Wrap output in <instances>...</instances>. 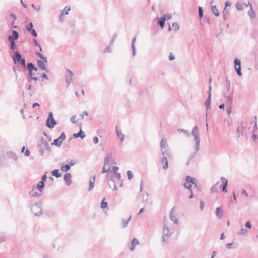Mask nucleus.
<instances>
[{"instance_id":"1","label":"nucleus","mask_w":258,"mask_h":258,"mask_svg":"<svg viewBox=\"0 0 258 258\" xmlns=\"http://www.w3.org/2000/svg\"><path fill=\"white\" fill-rule=\"evenodd\" d=\"M42 203L41 201H38L34 205H30L29 206L31 212L33 213L35 216L38 217L42 214Z\"/></svg>"},{"instance_id":"2","label":"nucleus","mask_w":258,"mask_h":258,"mask_svg":"<svg viewBox=\"0 0 258 258\" xmlns=\"http://www.w3.org/2000/svg\"><path fill=\"white\" fill-rule=\"evenodd\" d=\"M13 60L15 64H19L23 68H26V60L22 57L19 51H15L13 55Z\"/></svg>"},{"instance_id":"3","label":"nucleus","mask_w":258,"mask_h":258,"mask_svg":"<svg viewBox=\"0 0 258 258\" xmlns=\"http://www.w3.org/2000/svg\"><path fill=\"white\" fill-rule=\"evenodd\" d=\"M44 135L48 139V141L45 140L43 137L41 138V144L40 145H41L43 148H44V150H47L48 151H51L50 147L49 145L48 142L51 141V138L47 136V135L45 133H43Z\"/></svg>"},{"instance_id":"4","label":"nucleus","mask_w":258,"mask_h":258,"mask_svg":"<svg viewBox=\"0 0 258 258\" xmlns=\"http://www.w3.org/2000/svg\"><path fill=\"white\" fill-rule=\"evenodd\" d=\"M191 135L194 137V140L196 141V146L195 150L198 151L199 150V146L200 143V139L199 138V130H192Z\"/></svg>"},{"instance_id":"5","label":"nucleus","mask_w":258,"mask_h":258,"mask_svg":"<svg viewBox=\"0 0 258 258\" xmlns=\"http://www.w3.org/2000/svg\"><path fill=\"white\" fill-rule=\"evenodd\" d=\"M56 124V122L53 118V115L52 112L48 114V116L46 120V125L49 128H51L54 127V125Z\"/></svg>"},{"instance_id":"6","label":"nucleus","mask_w":258,"mask_h":258,"mask_svg":"<svg viewBox=\"0 0 258 258\" xmlns=\"http://www.w3.org/2000/svg\"><path fill=\"white\" fill-rule=\"evenodd\" d=\"M66 137L64 133L62 132L59 137L54 140L53 142L51 144L57 147H60L61 145L62 141L66 139Z\"/></svg>"},{"instance_id":"7","label":"nucleus","mask_w":258,"mask_h":258,"mask_svg":"<svg viewBox=\"0 0 258 258\" xmlns=\"http://www.w3.org/2000/svg\"><path fill=\"white\" fill-rule=\"evenodd\" d=\"M235 70L239 76L242 75L241 71V61L238 58H235L234 60Z\"/></svg>"},{"instance_id":"8","label":"nucleus","mask_w":258,"mask_h":258,"mask_svg":"<svg viewBox=\"0 0 258 258\" xmlns=\"http://www.w3.org/2000/svg\"><path fill=\"white\" fill-rule=\"evenodd\" d=\"M73 75V73L72 71L69 69H66V72L65 73L64 76L66 78V81L68 86H70L71 84Z\"/></svg>"},{"instance_id":"9","label":"nucleus","mask_w":258,"mask_h":258,"mask_svg":"<svg viewBox=\"0 0 258 258\" xmlns=\"http://www.w3.org/2000/svg\"><path fill=\"white\" fill-rule=\"evenodd\" d=\"M185 181L187 183H191L194 184L195 187H196L198 190H201V186L197 184V180L195 178L190 176H187L185 178Z\"/></svg>"},{"instance_id":"10","label":"nucleus","mask_w":258,"mask_h":258,"mask_svg":"<svg viewBox=\"0 0 258 258\" xmlns=\"http://www.w3.org/2000/svg\"><path fill=\"white\" fill-rule=\"evenodd\" d=\"M109 164V157L108 156H106L104 158V167L102 169V173H105L109 172L110 171V167H108L107 169H106V166H108Z\"/></svg>"},{"instance_id":"11","label":"nucleus","mask_w":258,"mask_h":258,"mask_svg":"<svg viewBox=\"0 0 258 258\" xmlns=\"http://www.w3.org/2000/svg\"><path fill=\"white\" fill-rule=\"evenodd\" d=\"M19 38V33L16 30H12V35L8 36L9 41H13L17 40Z\"/></svg>"},{"instance_id":"12","label":"nucleus","mask_w":258,"mask_h":258,"mask_svg":"<svg viewBox=\"0 0 258 258\" xmlns=\"http://www.w3.org/2000/svg\"><path fill=\"white\" fill-rule=\"evenodd\" d=\"M64 180L68 186H69L72 183V175L70 173H66L64 175Z\"/></svg>"},{"instance_id":"13","label":"nucleus","mask_w":258,"mask_h":258,"mask_svg":"<svg viewBox=\"0 0 258 258\" xmlns=\"http://www.w3.org/2000/svg\"><path fill=\"white\" fill-rule=\"evenodd\" d=\"M175 213L174 208L173 207L170 212V218L171 221H173L174 223L177 224L178 220L176 217L174 215Z\"/></svg>"},{"instance_id":"14","label":"nucleus","mask_w":258,"mask_h":258,"mask_svg":"<svg viewBox=\"0 0 258 258\" xmlns=\"http://www.w3.org/2000/svg\"><path fill=\"white\" fill-rule=\"evenodd\" d=\"M6 155L7 157H8L10 159H12L14 161H17L18 158L17 154L13 152V151L7 152L6 153Z\"/></svg>"},{"instance_id":"15","label":"nucleus","mask_w":258,"mask_h":258,"mask_svg":"<svg viewBox=\"0 0 258 258\" xmlns=\"http://www.w3.org/2000/svg\"><path fill=\"white\" fill-rule=\"evenodd\" d=\"M168 148V146H167V147H165V148H160L161 153L163 155V157H167V158L170 157V151Z\"/></svg>"},{"instance_id":"16","label":"nucleus","mask_w":258,"mask_h":258,"mask_svg":"<svg viewBox=\"0 0 258 258\" xmlns=\"http://www.w3.org/2000/svg\"><path fill=\"white\" fill-rule=\"evenodd\" d=\"M96 176L94 175L90 177L89 179V185L88 187V191H90L93 188L94 186V182L95 181Z\"/></svg>"},{"instance_id":"17","label":"nucleus","mask_w":258,"mask_h":258,"mask_svg":"<svg viewBox=\"0 0 258 258\" xmlns=\"http://www.w3.org/2000/svg\"><path fill=\"white\" fill-rule=\"evenodd\" d=\"M221 180L223 182V186H222V190L224 192H227V186L228 185V180L226 179L225 177H222L221 178Z\"/></svg>"},{"instance_id":"18","label":"nucleus","mask_w":258,"mask_h":258,"mask_svg":"<svg viewBox=\"0 0 258 258\" xmlns=\"http://www.w3.org/2000/svg\"><path fill=\"white\" fill-rule=\"evenodd\" d=\"M165 20L166 19L164 16L157 19V23L160 25L161 29H163L164 27Z\"/></svg>"},{"instance_id":"19","label":"nucleus","mask_w":258,"mask_h":258,"mask_svg":"<svg viewBox=\"0 0 258 258\" xmlns=\"http://www.w3.org/2000/svg\"><path fill=\"white\" fill-rule=\"evenodd\" d=\"M139 243V242L138 241V240L135 238H134L132 241H131V246L130 247V250L131 251H133L135 250V247L137 245H138V244Z\"/></svg>"},{"instance_id":"20","label":"nucleus","mask_w":258,"mask_h":258,"mask_svg":"<svg viewBox=\"0 0 258 258\" xmlns=\"http://www.w3.org/2000/svg\"><path fill=\"white\" fill-rule=\"evenodd\" d=\"M73 137L75 138L80 137L81 139H83L86 137V135L85 133L83 131V130H80L79 133L74 134Z\"/></svg>"},{"instance_id":"21","label":"nucleus","mask_w":258,"mask_h":258,"mask_svg":"<svg viewBox=\"0 0 258 258\" xmlns=\"http://www.w3.org/2000/svg\"><path fill=\"white\" fill-rule=\"evenodd\" d=\"M136 40V38L134 37L133 39L132 43H131V47H132V55L133 56H135V55L136 54V47H135Z\"/></svg>"},{"instance_id":"22","label":"nucleus","mask_w":258,"mask_h":258,"mask_svg":"<svg viewBox=\"0 0 258 258\" xmlns=\"http://www.w3.org/2000/svg\"><path fill=\"white\" fill-rule=\"evenodd\" d=\"M37 63L38 67L41 70L45 71L46 72H48V70L46 68L44 62L41 60H38L37 61Z\"/></svg>"},{"instance_id":"23","label":"nucleus","mask_w":258,"mask_h":258,"mask_svg":"<svg viewBox=\"0 0 258 258\" xmlns=\"http://www.w3.org/2000/svg\"><path fill=\"white\" fill-rule=\"evenodd\" d=\"M256 130H253L251 138L254 143L258 146V135L255 133Z\"/></svg>"},{"instance_id":"24","label":"nucleus","mask_w":258,"mask_h":258,"mask_svg":"<svg viewBox=\"0 0 258 258\" xmlns=\"http://www.w3.org/2000/svg\"><path fill=\"white\" fill-rule=\"evenodd\" d=\"M211 103V97L208 96L207 100L204 103V105L206 106V110H208L211 108L210 105Z\"/></svg>"},{"instance_id":"25","label":"nucleus","mask_w":258,"mask_h":258,"mask_svg":"<svg viewBox=\"0 0 258 258\" xmlns=\"http://www.w3.org/2000/svg\"><path fill=\"white\" fill-rule=\"evenodd\" d=\"M224 97L227 99V103L229 105H231L232 104V97L231 95H227L226 93H224Z\"/></svg>"},{"instance_id":"26","label":"nucleus","mask_w":258,"mask_h":258,"mask_svg":"<svg viewBox=\"0 0 258 258\" xmlns=\"http://www.w3.org/2000/svg\"><path fill=\"white\" fill-rule=\"evenodd\" d=\"M162 164H164V166L163 167L164 170L167 169L168 168V162L167 161V157H163L162 159Z\"/></svg>"},{"instance_id":"27","label":"nucleus","mask_w":258,"mask_h":258,"mask_svg":"<svg viewBox=\"0 0 258 258\" xmlns=\"http://www.w3.org/2000/svg\"><path fill=\"white\" fill-rule=\"evenodd\" d=\"M132 218V216H130V217L127 219H122V227L123 228H125L128 223V222L131 221Z\"/></svg>"},{"instance_id":"28","label":"nucleus","mask_w":258,"mask_h":258,"mask_svg":"<svg viewBox=\"0 0 258 258\" xmlns=\"http://www.w3.org/2000/svg\"><path fill=\"white\" fill-rule=\"evenodd\" d=\"M51 174L52 176H55L56 178L60 177L61 174L59 172V170L56 169L51 171Z\"/></svg>"},{"instance_id":"29","label":"nucleus","mask_w":258,"mask_h":258,"mask_svg":"<svg viewBox=\"0 0 258 258\" xmlns=\"http://www.w3.org/2000/svg\"><path fill=\"white\" fill-rule=\"evenodd\" d=\"M115 131L116 132L118 138L120 139L121 142H122L124 140V136L122 133L121 130H115Z\"/></svg>"},{"instance_id":"30","label":"nucleus","mask_w":258,"mask_h":258,"mask_svg":"<svg viewBox=\"0 0 258 258\" xmlns=\"http://www.w3.org/2000/svg\"><path fill=\"white\" fill-rule=\"evenodd\" d=\"M250 6V9L248 11V14L250 16V18H255V13L253 11L251 5L249 3Z\"/></svg>"},{"instance_id":"31","label":"nucleus","mask_w":258,"mask_h":258,"mask_svg":"<svg viewBox=\"0 0 258 258\" xmlns=\"http://www.w3.org/2000/svg\"><path fill=\"white\" fill-rule=\"evenodd\" d=\"M163 235L171 236V233L169 232L168 227L166 225H164L163 227Z\"/></svg>"},{"instance_id":"32","label":"nucleus","mask_w":258,"mask_h":258,"mask_svg":"<svg viewBox=\"0 0 258 258\" xmlns=\"http://www.w3.org/2000/svg\"><path fill=\"white\" fill-rule=\"evenodd\" d=\"M44 187V183L43 181H39L37 185V188L40 191H42Z\"/></svg>"},{"instance_id":"33","label":"nucleus","mask_w":258,"mask_h":258,"mask_svg":"<svg viewBox=\"0 0 258 258\" xmlns=\"http://www.w3.org/2000/svg\"><path fill=\"white\" fill-rule=\"evenodd\" d=\"M111 179L110 180V181L108 182V185L110 187H112V186H113V187L112 188V189L113 190H116L117 189L116 188V187L115 185V183L114 182V181L113 180L112 178H113V177L111 176Z\"/></svg>"},{"instance_id":"34","label":"nucleus","mask_w":258,"mask_h":258,"mask_svg":"<svg viewBox=\"0 0 258 258\" xmlns=\"http://www.w3.org/2000/svg\"><path fill=\"white\" fill-rule=\"evenodd\" d=\"M35 186H33V189L32 190V191H31L30 192H29V195L31 196V197H39L41 196V194H39L38 192L37 191H33V189L35 188Z\"/></svg>"},{"instance_id":"35","label":"nucleus","mask_w":258,"mask_h":258,"mask_svg":"<svg viewBox=\"0 0 258 258\" xmlns=\"http://www.w3.org/2000/svg\"><path fill=\"white\" fill-rule=\"evenodd\" d=\"M221 209L220 207H217L216 208V215L217 217H218L219 219H221L222 216H223V215L222 213H221Z\"/></svg>"},{"instance_id":"36","label":"nucleus","mask_w":258,"mask_h":258,"mask_svg":"<svg viewBox=\"0 0 258 258\" xmlns=\"http://www.w3.org/2000/svg\"><path fill=\"white\" fill-rule=\"evenodd\" d=\"M34 64L32 62H28L27 64V69L28 72H33V69H34Z\"/></svg>"},{"instance_id":"37","label":"nucleus","mask_w":258,"mask_h":258,"mask_svg":"<svg viewBox=\"0 0 258 258\" xmlns=\"http://www.w3.org/2000/svg\"><path fill=\"white\" fill-rule=\"evenodd\" d=\"M71 169L70 166L69 164H66L65 165H61L60 167V170L62 171L68 172Z\"/></svg>"},{"instance_id":"38","label":"nucleus","mask_w":258,"mask_h":258,"mask_svg":"<svg viewBox=\"0 0 258 258\" xmlns=\"http://www.w3.org/2000/svg\"><path fill=\"white\" fill-rule=\"evenodd\" d=\"M35 75V74L33 72H28V74L27 75V79H28V82H31L32 80V78L34 77V76Z\"/></svg>"},{"instance_id":"39","label":"nucleus","mask_w":258,"mask_h":258,"mask_svg":"<svg viewBox=\"0 0 258 258\" xmlns=\"http://www.w3.org/2000/svg\"><path fill=\"white\" fill-rule=\"evenodd\" d=\"M168 145L166 144V140L162 138L160 142V148H165V147H166Z\"/></svg>"},{"instance_id":"40","label":"nucleus","mask_w":258,"mask_h":258,"mask_svg":"<svg viewBox=\"0 0 258 258\" xmlns=\"http://www.w3.org/2000/svg\"><path fill=\"white\" fill-rule=\"evenodd\" d=\"M212 12L214 13L216 17L219 16V13L218 12V10L217 9L216 7L215 6H213L211 8Z\"/></svg>"},{"instance_id":"41","label":"nucleus","mask_w":258,"mask_h":258,"mask_svg":"<svg viewBox=\"0 0 258 258\" xmlns=\"http://www.w3.org/2000/svg\"><path fill=\"white\" fill-rule=\"evenodd\" d=\"M235 7L238 11H241L243 9V5L239 2H237L235 4Z\"/></svg>"},{"instance_id":"42","label":"nucleus","mask_w":258,"mask_h":258,"mask_svg":"<svg viewBox=\"0 0 258 258\" xmlns=\"http://www.w3.org/2000/svg\"><path fill=\"white\" fill-rule=\"evenodd\" d=\"M243 135V133L242 130H236V137L237 139H239L241 137H242Z\"/></svg>"},{"instance_id":"43","label":"nucleus","mask_w":258,"mask_h":258,"mask_svg":"<svg viewBox=\"0 0 258 258\" xmlns=\"http://www.w3.org/2000/svg\"><path fill=\"white\" fill-rule=\"evenodd\" d=\"M33 23L32 22H30L29 24H28L26 26L25 28L27 31H29L30 30H31L32 29H33Z\"/></svg>"},{"instance_id":"44","label":"nucleus","mask_w":258,"mask_h":258,"mask_svg":"<svg viewBox=\"0 0 258 258\" xmlns=\"http://www.w3.org/2000/svg\"><path fill=\"white\" fill-rule=\"evenodd\" d=\"M192 184L191 183H187L186 182L183 184V185L185 188L188 189L189 190H191V187L192 186Z\"/></svg>"},{"instance_id":"45","label":"nucleus","mask_w":258,"mask_h":258,"mask_svg":"<svg viewBox=\"0 0 258 258\" xmlns=\"http://www.w3.org/2000/svg\"><path fill=\"white\" fill-rule=\"evenodd\" d=\"M223 18L225 20H226V16L229 14V9H228L227 8L225 7L223 10Z\"/></svg>"},{"instance_id":"46","label":"nucleus","mask_w":258,"mask_h":258,"mask_svg":"<svg viewBox=\"0 0 258 258\" xmlns=\"http://www.w3.org/2000/svg\"><path fill=\"white\" fill-rule=\"evenodd\" d=\"M247 232V230L243 228H241L240 231L238 232V235H244Z\"/></svg>"},{"instance_id":"47","label":"nucleus","mask_w":258,"mask_h":258,"mask_svg":"<svg viewBox=\"0 0 258 258\" xmlns=\"http://www.w3.org/2000/svg\"><path fill=\"white\" fill-rule=\"evenodd\" d=\"M10 42V48L12 50H15L16 49V45L15 41H9Z\"/></svg>"},{"instance_id":"48","label":"nucleus","mask_w":258,"mask_h":258,"mask_svg":"<svg viewBox=\"0 0 258 258\" xmlns=\"http://www.w3.org/2000/svg\"><path fill=\"white\" fill-rule=\"evenodd\" d=\"M170 236H169V235H163L162 237V244H164L166 241H167L168 240Z\"/></svg>"},{"instance_id":"49","label":"nucleus","mask_w":258,"mask_h":258,"mask_svg":"<svg viewBox=\"0 0 258 258\" xmlns=\"http://www.w3.org/2000/svg\"><path fill=\"white\" fill-rule=\"evenodd\" d=\"M148 196H149V195H148V192H146L145 197H144L142 200V203H145L146 204H148L149 203H148Z\"/></svg>"},{"instance_id":"50","label":"nucleus","mask_w":258,"mask_h":258,"mask_svg":"<svg viewBox=\"0 0 258 258\" xmlns=\"http://www.w3.org/2000/svg\"><path fill=\"white\" fill-rule=\"evenodd\" d=\"M198 9L199 17L200 19H201L203 17V10L201 7H199Z\"/></svg>"},{"instance_id":"51","label":"nucleus","mask_w":258,"mask_h":258,"mask_svg":"<svg viewBox=\"0 0 258 258\" xmlns=\"http://www.w3.org/2000/svg\"><path fill=\"white\" fill-rule=\"evenodd\" d=\"M107 206V202L105 201V199H103L101 202V208L104 209Z\"/></svg>"},{"instance_id":"52","label":"nucleus","mask_w":258,"mask_h":258,"mask_svg":"<svg viewBox=\"0 0 258 258\" xmlns=\"http://www.w3.org/2000/svg\"><path fill=\"white\" fill-rule=\"evenodd\" d=\"M127 175L128 180H131L133 178V174L130 170L127 171Z\"/></svg>"},{"instance_id":"53","label":"nucleus","mask_w":258,"mask_h":258,"mask_svg":"<svg viewBox=\"0 0 258 258\" xmlns=\"http://www.w3.org/2000/svg\"><path fill=\"white\" fill-rule=\"evenodd\" d=\"M172 26L175 31L178 30L179 28L178 23L176 22L173 23Z\"/></svg>"},{"instance_id":"54","label":"nucleus","mask_w":258,"mask_h":258,"mask_svg":"<svg viewBox=\"0 0 258 258\" xmlns=\"http://www.w3.org/2000/svg\"><path fill=\"white\" fill-rule=\"evenodd\" d=\"M198 151H196L195 150V151L192 153H191L189 156V157H188V158L189 159V160H192L196 156V154H197V152Z\"/></svg>"},{"instance_id":"55","label":"nucleus","mask_w":258,"mask_h":258,"mask_svg":"<svg viewBox=\"0 0 258 258\" xmlns=\"http://www.w3.org/2000/svg\"><path fill=\"white\" fill-rule=\"evenodd\" d=\"M218 183V182H217L216 184H215L211 187V191L212 192H217L218 191L217 187H216V185Z\"/></svg>"},{"instance_id":"56","label":"nucleus","mask_w":258,"mask_h":258,"mask_svg":"<svg viewBox=\"0 0 258 258\" xmlns=\"http://www.w3.org/2000/svg\"><path fill=\"white\" fill-rule=\"evenodd\" d=\"M103 52L104 53L108 52L110 53L111 52V49L109 45H107L106 46L105 48L104 49Z\"/></svg>"},{"instance_id":"57","label":"nucleus","mask_w":258,"mask_h":258,"mask_svg":"<svg viewBox=\"0 0 258 258\" xmlns=\"http://www.w3.org/2000/svg\"><path fill=\"white\" fill-rule=\"evenodd\" d=\"M180 134H181L182 133L184 135H185L187 137H188L190 136L189 133L187 131V130H180Z\"/></svg>"},{"instance_id":"58","label":"nucleus","mask_w":258,"mask_h":258,"mask_svg":"<svg viewBox=\"0 0 258 258\" xmlns=\"http://www.w3.org/2000/svg\"><path fill=\"white\" fill-rule=\"evenodd\" d=\"M116 37H117V34H114L113 35V36H112V38L111 39V40H110V45H112L113 42H114V41L115 40L116 38Z\"/></svg>"},{"instance_id":"59","label":"nucleus","mask_w":258,"mask_h":258,"mask_svg":"<svg viewBox=\"0 0 258 258\" xmlns=\"http://www.w3.org/2000/svg\"><path fill=\"white\" fill-rule=\"evenodd\" d=\"M33 41L34 42L35 45L36 46H38L39 47L40 51H42V47H41V45L38 43L37 40L34 39H33Z\"/></svg>"},{"instance_id":"60","label":"nucleus","mask_w":258,"mask_h":258,"mask_svg":"<svg viewBox=\"0 0 258 258\" xmlns=\"http://www.w3.org/2000/svg\"><path fill=\"white\" fill-rule=\"evenodd\" d=\"M29 31L31 32V33L33 36L35 37H36L37 36V33L36 31L35 30V29H33L31 30H30Z\"/></svg>"},{"instance_id":"61","label":"nucleus","mask_w":258,"mask_h":258,"mask_svg":"<svg viewBox=\"0 0 258 258\" xmlns=\"http://www.w3.org/2000/svg\"><path fill=\"white\" fill-rule=\"evenodd\" d=\"M64 15V12H61L60 15L59 16V20L60 22H62L63 21Z\"/></svg>"},{"instance_id":"62","label":"nucleus","mask_w":258,"mask_h":258,"mask_svg":"<svg viewBox=\"0 0 258 258\" xmlns=\"http://www.w3.org/2000/svg\"><path fill=\"white\" fill-rule=\"evenodd\" d=\"M245 226L247 228L250 229L251 227V224L249 221H247L245 224Z\"/></svg>"},{"instance_id":"63","label":"nucleus","mask_w":258,"mask_h":258,"mask_svg":"<svg viewBox=\"0 0 258 258\" xmlns=\"http://www.w3.org/2000/svg\"><path fill=\"white\" fill-rule=\"evenodd\" d=\"M163 16L165 17L166 20H170L172 17V15L171 14L168 13L166 15H164Z\"/></svg>"},{"instance_id":"64","label":"nucleus","mask_w":258,"mask_h":258,"mask_svg":"<svg viewBox=\"0 0 258 258\" xmlns=\"http://www.w3.org/2000/svg\"><path fill=\"white\" fill-rule=\"evenodd\" d=\"M46 179H47V176H46V173H45L44 174H43L42 176L41 179V181H43L44 183H45V182L46 180Z\"/></svg>"}]
</instances>
